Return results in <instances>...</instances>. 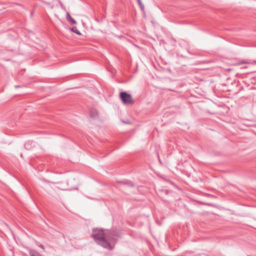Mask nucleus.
Here are the masks:
<instances>
[{
	"mask_svg": "<svg viewBox=\"0 0 256 256\" xmlns=\"http://www.w3.org/2000/svg\"><path fill=\"white\" fill-rule=\"evenodd\" d=\"M90 116L94 120H100V118L98 110L94 108H92L90 110Z\"/></svg>",
	"mask_w": 256,
	"mask_h": 256,
	"instance_id": "3",
	"label": "nucleus"
},
{
	"mask_svg": "<svg viewBox=\"0 0 256 256\" xmlns=\"http://www.w3.org/2000/svg\"><path fill=\"white\" fill-rule=\"evenodd\" d=\"M24 146H25V148H26V149H28V150L30 149V142H26V143L25 144Z\"/></svg>",
	"mask_w": 256,
	"mask_h": 256,
	"instance_id": "5",
	"label": "nucleus"
},
{
	"mask_svg": "<svg viewBox=\"0 0 256 256\" xmlns=\"http://www.w3.org/2000/svg\"><path fill=\"white\" fill-rule=\"evenodd\" d=\"M71 30L76 34L78 35H81V32L78 30V28L76 26H74L71 28Z\"/></svg>",
	"mask_w": 256,
	"mask_h": 256,
	"instance_id": "4",
	"label": "nucleus"
},
{
	"mask_svg": "<svg viewBox=\"0 0 256 256\" xmlns=\"http://www.w3.org/2000/svg\"><path fill=\"white\" fill-rule=\"evenodd\" d=\"M69 20L71 21V22L72 24H76V22L70 16H69Z\"/></svg>",
	"mask_w": 256,
	"mask_h": 256,
	"instance_id": "7",
	"label": "nucleus"
},
{
	"mask_svg": "<svg viewBox=\"0 0 256 256\" xmlns=\"http://www.w3.org/2000/svg\"><path fill=\"white\" fill-rule=\"evenodd\" d=\"M138 2L140 6L141 7V8L144 10V6L143 4L142 3V0H138Z\"/></svg>",
	"mask_w": 256,
	"mask_h": 256,
	"instance_id": "6",
	"label": "nucleus"
},
{
	"mask_svg": "<svg viewBox=\"0 0 256 256\" xmlns=\"http://www.w3.org/2000/svg\"><path fill=\"white\" fill-rule=\"evenodd\" d=\"M30 255L32 256V253L31 251L30 252Z\"/></svg>",
	"mask_w": 256,
	"mask_h": 256,
	"instance_id": "8",
	"label": "nucleus"
},
{
	"mask_svg": "<svg viewBox=\"0 0 256 256\" xmlns=\"http://www.w3.org/2000/svg\"><path fill=\"white\" fill-rule=\"evenodd\" d=\"M120 97L123 104L125 105H132L134 104V100L132 96L126 92H120Z\"/></svg>",
	"mask_w": 256,
	"mask_h": 256,
	"instance_id": "2",
	"label": "nucleus"
},
{
	"mask_svg": "<svg viewBox=\"0 0 256 256\" xmlns=\"http://www.w3.org/2000/svg\"><path fill=\"white\" fill-rule=\"evenodd\" d=\"M92 236L103 248L108 250L114 248L116 237L114 231L96 228L92 230Z\"/></svg>",
	"mask_w": 256,
	"mask_h": 256,
	"instance_id": "1",
	"label": "nucleus"
}]
</instances>
